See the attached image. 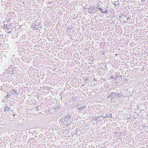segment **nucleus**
I'll return each instance as SVG.
<instances>
[{
	"label": "nucleus",
	"instance_id": "nucleus-1",
	"mask_svg": "<svg viewBox=\"0 0 148 148\" xmlns=\"http://www.w3.org/2000/svg\"><path fill=\"white\" fill-rule=\"evenodd\" d=\"M9 87L8 86L7 84H3V85L1 87V90L4 92H6V90L9 89Z\"/></svg>",
	"mask_w": 148,
	"mask_h": 148
},
{
	"label": "nucleus",
	"instance_id": "nucleus-2",
	"mask_svg": "<svg viewBox=\"0 0 148 148\" xmlns=\"http://www.w3.org/2000/svg\"><path fill=\"white\" fill-rule=\"evenodd\" d=\"M94 6L93 7H90L88 8V9L89 10L88 12L90 14H93L95 13V9H93Z\"/></svg>",
	"mask_w": 148,
	"mask_h": 148
},
{
	"label": "nucleus",
	"instance_id": "nucleus-3",
	"mask_svg": "<svg viewBox=\"0 0 148 148\" xmlns=\"http://www.w3.org/2000/svg\"><path fill=\"white\" fill-rule=\"evenodd\" d=\"M116 94V92H112L110 94V96L114 98L117 96Z\"/></svg>",
	"mask_w": 148,
	"mask_h": 148
},
{
	"label": "nucleus",
	"instance_id": "nucleus-4",
	"mask_svg": "<svg viewBox=\"0 0 148 148\" xmlns=\"http://www.w3.org/2000/svg\"><path fill=\"white\" fill-rule=\"evenodd\" d=\"M17 90L16 89H13L12 91L10 92L12 94H14L15 95V93H16V94L18 95V93H17Z\"/></svg>",
	"mask_w": 148,
	"mask_h": 148
},
{
	"label": "nucleus",
	"instance_id": "nucleus-5",
	"mask_svg": "<svg viewBox=\"0 0 148 148\" xmlns=\"http://www.w3.org/2000/svg\"><path fill=\"white\" fill-rule=\"evenodd\" d=\"M8 70L9 71V73H13L12 72L13 71V69L12 67H10V68H8Z\"/></svg>",
	"mask_w": 148,
	"mask_h": 148
},
{
	"label": "nucleus",
	"instance_id": "nucleus-6",
	"mask_svg": "<svg viewBox=\"0 0 148 148\" xmlns=\"http://www.w3.org/2000/svg\"><path fill=\"white\" fill-rule=\"evenodd\" d=\"M9 109L10 108L8 107V106H5L4 110L5 112L8 111Z\"/></svg>",
	"mask_w": 148,
	"mask_h": 148
},
{
	"label": "nucleus",
	"instance_id": "nucleus-7",
	"mask_svg": "<svg viewBox=\"0 0 148 148\" xmlns=\"http://www.w3.org/2000/svg\"><path fill=\"white\" fill-rule=\"evenodd\" d=\"M102 117V116H98L97 117H95V119L97 121H99L100 120H99V117Z\"/></svg>",
	"mask_w": 148,
	"mask_h": 148
},
{
	"label": "nucleus",
	"instance_id": "nucleus-8",
	"mask_svg": "<svg viewBox=\"0 0 148 148\" xmlns=\"http://www.w3.org/2000/svg\"><path fill=\"white\" fill-rule=\"evenodd\" d=\"M96 8L98 9L99 10H100L101 11V13H102L103 10V8H101L99 7L98 8L97 7H96Z\"/></svg>",
	"mask_w": 148,
	"mask_h": 148
},
{
	"label": "nucleus",
	"instance_id": "nucleus-9",
	"mask_svg": "<svg viewBox=\"0 0 148 148\" xmlns=\"http://www.w3.org/2000/svg\"><path fill=\"white\" fill-rule=\"evenodd\" d=\"M118 4H119L118 1H114V5H115V6L117 5H118Z\"/></svg>",
	"mask_w": 148,
	"mask_h": 148
},
{
	"label": "nucleus",
	"instance_id": "nucleus-10",
	"mask_svg": "<svg viewBox=\"0 0 148 148\" xmlns=\"http://www.w3.org/2000/svg\"><path fill=\"white\" fill-rule=\"evenodd\" d=\"M110 78V79H114V80H116V77L111 76Z\"/></svg>",
	"mask_w": 148,
	"mask_h": 148
},
{
	"label": "nucleus",
	"instance_id": "nucleus-11",
	"mask_svg": "<svg viewBox=\"0 0 148 148\" xmlns=\"http://www.w3.org/2000/svg\"><path fill=\"white\" fill-rule=\"evenodd\" d=\"M71 116H68L66 118V119H67L68 120H71Z\"/></svg>",
	"mask_w": 148,
	"mask_h": 148
},
{
	"label": "nucleus",
	"instance_id": "nucleus-12",
	"mask_svg": "<svg viewBox=\"0 0 148 148\" xmlns=\"http://www.w3.org/2000/svg\"><path fill=\"white\" fill-rule=\"evenodd\" d=\"M108 12V11L107 10H105V11H104V10L103 11L102 13H107Z\"/></svg>",
	"mask_w": 148,
	"mask_h": 148
},
{
	"label": "nucleus",
	"instance_id": "nucleus-13",
	"mask_svg": "<svg viewBox=\"0 0 148 148\" xmlns=\"http://www.w3.org/2000/svg\"><path fill=\"white\" fill-rule=\"evenodd\" d=\"M11 95L12 94H8L7 95V96H6V97L7 98H8L9 96Z\"/></svg>",
	"mask_w": 148,
	"mask_h": 148
},
{
	"label": "nucleus",
	"instance_id": "nucleus-14",
	"mask_svg": "<svg viewBox=\"0 0 148 148\" xmlns=\"http://www.w3.org/2000/svg\"><path fill=\"white\" fill-rule=\"evenodd\" d=\"M4 77L5 78H3V79H4V80L6 81H7V77Z\"/></svg>",
	"mask_w": 148,
	"mask_h": 148
},
{
	"label": "nucleus",
	"instance_id": "nucleus-15",
	"mask_svg": "<svg viewBox=\"0 0 148 148\" xmlns=\"http://www.w3.org/2000/svg\"><path fill=\"white\" fill-rule=\"evenodd\" d=\"M3 35L0 34V39H1V38H3Z\"/></svg>",
	"mask_w": 148,
	"mask_h": 148
},
{
	"label": "nucleus",
	"instance_id": "nucleus-16",
	"mask_svg": "<svg viewBox=\"0 0 148 148\" xmlns=\"http://www.w3.org/2000/svg\"><path fill=\"white\" fill-rule=\"evenodd\" d=\"M6 72L8 73L10 72L8 70V69L6 71Z\"/></svg>",
	"mask_w": 148,
	"mask_h": 148
},
{
	"label": "nucleus",
	"instance_id": "nucleus-17",
	"mask_svg": "<svg viewBox=\"0 0 148 148\" xmlns=\"http://www.w3.org/2000/svg\"><path fill=\"white\" fill-rule=\"evenodd\" d=\"M117 95L119 96V97H121V96H122V95H119V94H117Z\"/></svg>",
	"mask_w": 148,
	"mask_h": 148
},
{
	"label": "nucleus",
	"instance_id": "nucleus-18",
	"mask_svg": "<svg viewBox=\"0 0 148 148\" xmlns=\"http://www.w3.org/2000/svg\"><path fill=\"white\" fill-rule=\"evenodd\" d=\"M12 31H8L7 32V33L8 34H10L11 33Z\"/></svg>",
	"mask_w": 148,
	"mask_h": 148
},
{
	"label": "nucleus",
	"instance_id": "nucleus-19",
	"mask_svg": "<svg viewBox=\"0 0 148 148\" xmlns=\"http://www.w3.org/2000/svg\"><path fill=\"white\" fill-rule=\"evenodd\" d=\"M118 76H119V77L120 78H122V76L121 75H119Z\"/></svg>",
	"mask_w": 148,
	"mask_h": 148
},
{
	"label": "nucleus",
	"instance_id": "nucleus-20",
	"mask_svg": "<svg viewBox=\"0 0 148 148\" xmlns=\"http://www.w3.org/2000/svg\"><path fill=\"white\" fill-rule=\"evenodd\" d=\"M30 140H34V138H31L29 139Z\"/></svg>",
	"mask_w": 148,
	"mask_h": 148
},
{
	"label": "nucleus",
	"instance_id": "nucleus-21",
	"mask_svg": "<svg viewBox=\"0 0 148 148\" xmlns=\"http://www.w3.org/2000/svg\"><path fill=\"white\" fill-rule=\"evenodd\" d=\"M83 108V107H80V108H79V110H82Z\"/></svg>",
	"mask_w": 148,
	"mask_h": 148
},
{
	"label": "nucleus",
	"instance_id": "nucleus-22",
	"mask_svg": "<svg viewBox=\"0 0 148 148\" xmlns=\"http://www.w3.org/2000/svg\"><path fill=\"white\" fill-rule=\"evenodd\" d=\"M63 92H61L60 93V95L61 96L62 95Z\"/></svg>",
	"mask_w": 148,
	"mask_h": 148
},
{
	"label": "nucleus",
	"instance_id": "nucleus-23",
	"mask_svg": "<svg viewBox=\"0 0 148 148\" xmlns=\"http://www.w3.org/2000/svg\"><path fill=\"white\" fill-rule=\"evenodd\" d=\"M127 21H128L130 20V18L129 17H128L127 18Z\"/></svg>",
	"mask_w": 148,
	"mask_h": 148
},
{
	"label": "nucleus",
	"instance_id": "nucleus-24",
	"mask_svg": "<svg viewBox=\"0 0 148 148\" xmlns=\"http://www.w3.org/2000/svg\"><path fill=\"white\" fill-rule=\"evenodd\" d=\"M1 81H4V79H2L1 80Z\"/></svg>",
	"mask_w": 148,
	"mask_h": 148
},
{
	"label": "nucleus",
	"instance_id": "nucleus-25",
	"mask_svg": "<svg viewBox=\"0 0 148 148\" xmlns=\"http://www.w3.org/2000/svg\"><path fill=\"white\" fill-rule=\"evenodd\" d=\"M146 0H142V2H144Z\"/></svg>",
	"mask_w": 148,
	"mask_h": 148
},
{
	"label": "nucleus",
	"instance_id": "nucleus-26",
	"mask_svg": "<svg viewBox=\"0 0 148 148\" xmlns=\"http://www.w3.org/2000/svg\"><path fill=\"white\" fill-rule=\"evenodd\" d=\"M116 79H117V78H119V76H118H118H116Z\"/></svg>",
	"mask_w": 148,
	"mask_h": 148
},
{
	"label": "nucleus",
	"instance_id": "nucleus-27",
	"mask_svg": "<svg viewBox=\"0 0 148 148\" xmlns=\"http://www.w3.org/2000/svg\"><path fill=\"white\" fill-rule=\"evenodd\" d=\"M88 80V79H86L85 80L86 82L87 83V81Z\"/></svg>",
	"mask_w": 148,
	"mask_h": 148
},
{
	"label": "nucleus",
	"instance_id": "nucleus-28",
	"mask_svg": "<svg viewBox=\"0 0 148 148\" xmlns=\"http://www.w3.org/2000/svg\"><path fill=\"white\" fill-rule=\"evenodd\" d=\"M51 2H49V4H51Z\"/></svg>",
	"mask_w": 148,
	"mask_h": 148
},
{
	"label": "nucleus",
	"instance_id": "nucleus-29",
	"mask_svg": "<svg viewBox=\"0 0 148 148\" xmlns=\"http://www.w3.org/2000/svg\"><path fill=\"white\" fill-rule=\"evenodd\" d=\"M101 44L102 45H103V44H105V42H102Z\"/></svg>",
	"mask_w": 148,
	"mask_h": 148
},
{
	"label": "nucleus",
	"instance_id": "nucleus-30",
	"mask_svg": "<svg viewBox=\"0 0 148 148\" xmlns=\"http://www.w3.org/2000/svg\"><path fill=\"white\" fill-rule=\"evenodd\" d=\"M101 44L102 45H103V44H105V42H102Z\"/></svg>",
	"mask_w": 148,
	"mask_h": 148
},
{
	"label": "nucleus",
	"instance_id": "nucleus-31",
	"mask_svg": "<svg viewBox=\"0 0 148 148\" xmlns=\"http://www.w3.org/2000/svg\"><path fill=\"white\" fill-rule=\"evenodd\" d=\"M104 52L102 54V55H104Z\"/></svg>",
	"mask_w": 148,
	"mask_h": 148
},
{
	"label": "nucleus",
	"instance_id": "nucleus-32",
	"mask_svg": "<svg viewBox=\"0 0 148 148\" xmlns=\"http://www.w3.org/2000/svg\"><path fill=\"white\" fill-rule=\"evenodd\" d=\"M35 26H36V25H35ZM34 28H35V29H36V28H37L36 27V26H35V27H34Z\"/></svg>",
	"mask_w": 148,
	"mask_h": 148
},
{
	"label": "nucleus",
	"instance_id": "nucleus-33",
	"mask_svg": "<svg viewBox=\"0 0 148 148\" xmlns=\"http://www.w3.org/2000/svg\"><path fill=\"white\" fill-rule=\"evenodd\" d=\"M5 26H7V25H4V27H5Z\"/></svg>",
	"mask_w": 148,
	"mask_h": 148
},
{
	"label": "nucleus",
	"instance_id": "nucleus-34",
	"mask_svg": "<svg viewBox=\"0 0 148 148\" xmlns=\"http://www.w3.org/2000/svg\"><path fill=\"white\" fill-rule=\"evenodd\" d=\"M108 8V6H107V9Z\"/></svg>",
	"mask_w": 148,
	"mask_h": 148
},
{
	"label": "nucleus",
	"instance_id": "nucleus-35",
	"mask_svg": "<svg viewBox=\"0 0 148 148\" xmlns=\"http://www.w3.org/2000/svg\"><path fill=\"white\" fill-rule=\"evenodd\" d=\"M95 81H97V80H96V79H95Z\"/></svg>",
	"mask_w": 148,
	"mask_h": 148
},
{
	"label": "nucleus",
	"instance_id": "nucleus-36",
	"mask_svg": "<svg viewBox=\"0 0 148 148\" xmlns=\"http://www.w3.org/2000/svg\"><path fill=\"white\" fill-rule=\"evenodd\" d=\"M95 81H97V80H96V79H95Z\"/></svg>",
	"mask_w": 148,
	"mask_h": 148
},
{
	"label": "nucleus",
	"instance_id": "nucleus-37",
	"mask_svg": "<svg viewBox=\"0 0 148 148\" xmlns=\"http://www.w3.org/2000/svg\"><path fill=\"white\" fill-rule=\"evenodd\" d=\"M100 6V5H98V7H99Z\"/></svg>",
	"mask_w": 148,
	"mask_h": 148
},
{
	"label": "nucleus",
	"instance_id": "nucleus-38",
	"mask_svg": "<svg viewBox=\"0 0 148 148\" xmlns=\"http://www.w3.org/2000/svg\"><path fill=\"white\" fill-rule=\"evenodd\" d=\"M83 85L84 86V85H83V84L82 85V86H83Z\"/></svg>",
	"mask_w": 148,
	"mask_h": 148
},
{
	"label": "nucleus",
	"instance_id": "nucleus-39",
	"mask_svg": "<svg viewBox=\"0 0 148 148\" xmlns=\"http://www.w3.org/2000/svg\"><path fill=\"white\" fill-rule=\"evenodd\" d=\"M83 85L84 86V85H83V84L82 85V86H83Z\"/></svg>",
	"mask_w": 148,
	"mask_h": 148
},
{
	"label": "nucleus",
	"instance_id": "nucleus-40",
	"mask_svg": "<svg viewBox=\"0 0 148 148\" xmlns=\"http://www.w3.org/2000/svg\"><path fill=\"white\" fill-rule=\"evenodd\" d=\"M83 85L84 86V85H83V84L82 85V86H83Z\"/></svg>",
	"mask_w": 148,
	"mask_h": 148
},
{
	"label": "nucleus",
	"instance_id": "nucleus-41",
	"mask_svg": "<svg viewBox=\"0 0 148 148\" xmlns=\"http://www.w3.org/2000/svg\"><path fill=\"white\" fill-rule=\"evenodd\" d=\"M124 16H125V15H124Z\"/></svg>",
	"mask_w": 148,
	"mask_h": 148
},
{
	"label": "nucleus",
	"instance_id": "nucleus-42",
	"mask_svg": "<svg viewBox=\"0 0 148 148\" xmlns=\"http://www.w3.org/2000/svg\"><path fill=\"white\" fill-rule=\"evenodd\" d=\"M106 117H106H108V116L106 117Z\"/></svg>",
	"mask_w": 148,
	"mask_h": 148
}]
</instances>
